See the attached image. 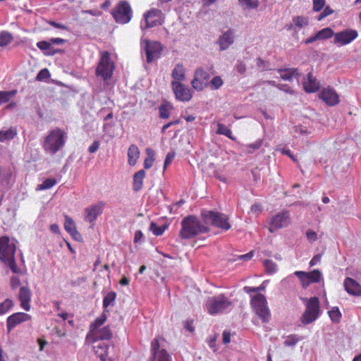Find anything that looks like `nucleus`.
Wrapping results in <instances>:
<instances>
[{"label": "nucleus", "mask_w": 361, "mask_h": 361, "mask_svg": "<svg viewBox=\"0 0 361 361\" xmlns=\"http://www.w3.org/2000/svg\"><path fill=\"white\" fill-rule=\"evenodd\" d=\"M31 295L30 290L27 287L22 286L20 288L18 298L20 301V306L26 311L30 310Z\"/></svg>", "instance_id": "obj_25"}, {"label": "nucleus", "mask_w": 361, "mask_h": 361, "mask_svg": "<svg viewBox=\"0 0 361 361\" xmlns=\"http://www.w3.org/2000/svg\"><path fill=\"white\" fill-rule=\"evenodd\" d=\"M283 341V345L286 347H295L297 343L303 340L304 337L298 334H290L286 336Z\"/></svg>", "instance_id": "obj_36"}, {"label": "nucleus", "mask_w": 361, "mask_h": 361, "mask_svg": "<svg viewBox=\"0 0 361 361\" xmlns=\"http://www.w3.org/2000/svg\"><path fill=\"white\" fill-rule=\"evenodd\" d=\"M294 274L298 277L301 282L302 286L304 288H306L310 283H312L307 276V272L302 271H295Z\"/></svg>", "instance_id": "obj_42"}, {"label": "nucleus", "mask_w": 361, "mask_h": 361, "mask_svg": "<svg viewBox=\"0 0 361 361\" xmlns=\"http://www.w3.org/2000/svg\"><path fill=\"white\" fill-rule=\"evenodd\" d=\"M216 133L218 135H223L228 137L232 140H235V137L233 136L231 130L226 127L225 125L218 123H217V130Z\"/></svg>", "instance_id": "obj_38"}, {"label": "nucleus", "mask_w": 361, "mask_h": 361, "mask_svg": "<svg viewBox=\"0 0 361 361\" xmlns=\"http://www.w3.org/2000/svg\"><path fill=\"white\" fill-rule=\"evenodd\" d=\"M319 98L328 106H335L339 103V97L332 87L324 88L319 93Z\"/></svg>", "instance_id": "obj_20"}, {"label": "nucleus", "mask_w": 361, "mask_h": 361, "mask_svg": "<svg viewBox=\"0 0 361 361\" xmlns=\"http://www.w3.org/2000/svg\"><path fill=\"white\" fill-rule=\"evenodd\" d=\"M176 156V152L174 151L169 152L166 157L164 164V169H165L173 160Z\"/></svg>", "instance_id": "obj_58"}, {"label": "nucleus", "mask_w": 361, "mask_h": 361, "mask_svg": "<svg viewBox=\"0 0 361 361\" xmlns=\"http://www.w3.org/2000/svg\"><path fill=\"white\" fill-rule=\"evenodd\" d=\"M207 312L211 315L223 314L231 310L233 303L224 294L209 297L205 304Z\"/></svg>", "instance_id": "obj_4"}, {"label": "nucleus", "mask_w": 361, "mask_h": 361, "mask_svg": "<svg viewBox=\"0 0 361 361\" xmlns=\"http://www.w3.org/2000/svg\"><path fill=\"white\" fill-rule=\"evenodd\" d=\"M334 13V11L329 7L326 6L324 9L322 11V12L319 15V16L317 18V20L318 21H321L328 16Z\"/></svg>", "instance_id": "obj_56"}, {"label": "nucleus", "mask_w": 361, "mask_h": 361, "mask_svg": "<svg viewBox=\"0 0 361 361\" xmlns=\"http://www.w3.org/2000/svg\"><path fill=\"white\" fill-rule=\"evenodd\" d=\"M171 86L176 98L178 100L185 102L192 99V90L183 83L178 81H172Z\"/></svg>", "instance_id": "obj_17"}, {"label": "nucleus", "mask_w": 361, "mask_h": 361, "mask_svg": "<svg viewBox=\"0 0 361 361\" xmlns=\"http://www.w3.org/2000/svg\"><path fill=\"white\" fill-rule=\"evenodd\" d=\"M358 36L355 30L346 29L343 31L334 33V43L338 47L350 44Z\"/></svg>", "instance_id": "obj_16"}, {"label": "nucleus", "mask_w": 361, "mask_h": 361, "mask_svg": "<svg viewBox=\"0 0 361 361\" xmlns=\"http://www.w3.org/2000/svg\"><path fill=\"white\" fill-rule=\"evenodd\" d=\"M64 228L73 239L79 240L81 238L73 219L68 215L65 216Z\"/></svg>", "instance_id": "obj_26"}, {"label": "nucleus", "mask_w": 361, "mask_h": 361, "mask_svg": "<svg viewBox=\"0 0 361 361\" xmlns=\"http://www.w3.org/2000/svg\"><path fill=\"white\" fill-rule=\"evenodd\" d=\"M140 157V150L135 145H131L128 149V162L130 166H135Z\"/></svg>", "instance_id": "obj_32"}, {"label": "nucleus", "mask_w": 361, "mask_h": 361, "mask_svg": "<svg viewBox=\"0 0 361 361\" xmlns=\"http://www.w3.org/2000/svg\"><path fill=\"white\" fill-rule=\"evenodd\" d=\"M304 90L307 93L316 92L320 88V82L313 76L312 72L307 75V79L303 81Z\"/></svg>", "instance_id": "obj_23"}, {"label": "nucleus", "mask_w": 361, "mask_h": 361, "mask_svg": "<svg viewBox=\"0 0 361 361\" xmlns=\"http://www.w3.org/2000/svg\"><path fill=\"white\" fill-rule=\"evenodd\" d=\"M172 106L169 103H163L159 107V117L163 119L169 118Z\"/></svg>", "instance_id": "obj_39"}, {"label": "nucleus", "mask_w": 361, "mask_h": 361, "mask_svg": "<svg viewBox=\"0 0 361 361\" xmlns=\"http://www.w3.org/2000/svg\"><path fill=\"white\" fill-rule=\"evenodd\" d=\"M114 70V64L111 61L109 53H102L96 70L97 75L101 76L104 81H106L111 78Z\"/></svg>", "instance_id": "obj_10"}, {"label": "nucleus", "mask_w": 361, "mask_h": 361, "mask_svg": "<svg viewBox=\"0 0 361 361\" xmlns=\"http://www.w3.org/2000/svg\"><path fill=\"white\" fill-rule=\"evenodd\" d=\"M331 320L334 323H338L341 318V313L337 307H334L328 312Z\"/></svg>", "instance_id": "obj_48"}, {"label": "nucleus", "mask_w": 361, "mask_h": 361, "mask_svg": "<svg viewBox=\"0 0 361 361\" xmlns=\"http://www.w3.org/2000/svg\"><path fill=\"white\" fill-rule=\"evenodd\" d=\"M15 183L13 170L11 167L0 168V185L4 192L10 189Z\"/></svg>", "instance_id": "obj_18"}, {"label": "nucleus", "mask_w": 361, "mask_h": 361, "mask_svg": "<svg viewBox=\"0 0 361 361\" xmlns=\"http://www.w3.org/2000/svg\"><path fill=\"white\" fill-rule=\"evenodd\" d=\"M201 216L205 224H210L223 231H227L231 228L228 216L224 213L203 209L201 212Z\"/></svg>", "instance_id": "obj_5"}, {"label": "nucleus", "mask_w": 361, "mask_h": 361, "mask_svg": "<svg viewBox=\"0 0 361 361\" xmlns=\"http://www.w3.org/2000/svg\"><path fill=\"white\" fill-rule=\"evenodd\" d=\"M209 74L202 68H197L194 73V78L191 81V85L197 91H202L208 86Z\"/></svg>", "instance_id": "obj_14"}, {"label": "nucleus", "mask_w": 361, "mask_h": 361, "mask_svg": "<svg viewBox=\"0 0 361 361\" xmlns=\"http://www.w3.org/2000/svg\"><path fill=\"white\" fill-rule=\"evenodd\" d=\"M51 75L47 68L42 69L36 76V80L38 81H43L49 78H50Z\"/></svg>", "instance_id": "obj_55"}, {"label": "nucleus", "mask_w": 361, "mask_h": 361, "mask_svg": "<svg viewBox=\"0 0 361 361\" xmlns=\"http://www.w3.org/2000/svg\"><path fill=\"white\" fill-rule=\"evenodd\" d=\"M17 130L14 127L0 130V142H6L12 140L17 135Z\"/></svg>", "instance_id": "obj_30"}, {"label": "nucleus", "mask_w": 361, "mask_h": 361, "mask_svg": "<svg viewBox=\"0 0 361 361\" xmlns=\"http://www.w3.org/2000/svg\"><path fill=\"white\" fill-rule=\"evenodd\" d=\"M17 93V90L0 91V105L9 102L12 97Z\"/></svg>", "instance_id": "obj_45"}, {"label": "nucleus", "mask_w": 361, "mask_h": 361, "mask_svg": "<svg viewBox=\"0 0 361 361\" xmlns=\"http://www.w3.org/2000/svg\"><path fill=\"white\" fill-rule=\"evenodd\" d=\"M263 144V140L258 139L255 142L249 145H243L242 146L243 150L247 154H252L255 150L259 149Z\"/></svg>", "instance_id": "obj_37"}, {"label": "nucleus", "mask_w": 361, "mask_h": 361, "mask_svg": "<svg viewBox=\"0 0 361 361\" xmlns=\"http://www.w3.org/2000/svg\"><path fill=\"white\" fill-rule=\"evenodd\" d=\"M162 13L159 9L152 8L143 15L145 25L141 22L140 27L142 30L155 27L158 25H161L160 21L161 16Z\"/></svg>", "instance_id": "obj_12"}, {"label": "nucleus", "mask_w": 361, "mask_h": 361, "mask_svg": "<svg viewBox=\"0 0 361 361\" xmlns=\"http://www.w3.org/2000/svg\"><path fill=\"white\" fill-rule=\"evenodd\" d=\"M56 183V180L54 178H47L42 183L38 185L37 189L40 190H47L54 186Z\"/></svg>", "instance_id": "obj_50"}, {"label": "nucleus", "mask_w": 361, "mask_h": 361, "mask_svg": "<svg viewBox=\"0 0 361 361\" xmlns=\"http://www.w3.org/2000/svg\"><path fill=\"white\" fill-rule=\"evenodd\" d=\"M11 287L13 290L18 288L20 286V281L18 276H13L11 278Z\"/></svg>", "instance_id": "obj_62"}, {"label": "nucleus", "mask_w": 361, "mask_h": 361, "mask_svg": "<svg viewBox=\"0 0 361 361\" xmlns=\"http://www.w3.org/2000/svg\"><path fill=\"white\" fill-rule=\"evenodd\" d=\"M171 76L173 81L180 82L185 79V68L182 63H178L173 68Z\"/></svg>", "instance_id": "obj_31"}, {"label": "nucleus", "mask_w": 361, "mask_h": 361, "mask_svg": "<svg viewBox=\"0 0 361 361\" xmlns=\"http://www.w3.org/2000/svg\"><path fill=\"white\" fill-rule=\"evenodd\" d=\"M147 157L145 159L144 161V166L145 169H150L154 163V152L152 149L147 148L146 149Z\"/></svg>", "instance_id": "obj_51"}, {"label": "nucleus", "mask_w": 361, "mask_h": 361, "mask_svg": "<svg viewBox=\"0 0 361 361\" xmlns=\"http://www.w3.org/2000/svg\"><path fill=\"white\" fill-rule=\"evenodd\" d=\"M256 65L257 66L260 68L262 71H266L268 69V63L261 58L258 57L256 59Z\"/></svg>", "instance_id": "obj_60"}, {"label": "nucleus", "mask_w": 361, "mask_h": 361, "mask_svg": "<svg viewBox=\"0 0 361 361\" xmlns=\"http://www.w3.org/2000/svg\"><path fill=\"white\" fill-rule=\"evenodd\" d=\"M107 316L105 312H102V314L96 318L94 321L90 325V331L88 333H92L96 330L101 329L100 327L106 321Z\"/></svg>", "instance_id": "obj_35"}, {"label": "nucleus", "mask_w": 361, "mask_h": 361, "mask_svg": "<svg viewBox=\"0 0 361 361\" xmlns=\"http://www.w3.org/2000/svg\"><path fill=\"white\" fill-rule=\"evenodd\" d=\"M13 39V37L9 32L4 30L0 32V47L7 46Z\"/></svg>", "instance_id": "obj_40"}, {"label": "nucleus", "mask_w": 361, "mask_h": 361, "mask_svg": "<svg viewBox=\"0 0 361 361\" xmlns=\"http://www.w3.org/2000/svg\"><path fill=\"white\" fill-rule=\"evenodd\" d=\"M278 73L282 80L286 81H291L294 77H298L301 75L298 68H280L278 69Z\"/></svg>", "instance_id": "obj_28"}, {"label": "nucleus", "mask_w": 361, "mask_h": 361, "mask_svg": "<svg viewBox=\"0 0 361 361\" xmlns=\"http://www.w3.org/2000/svg\"><path fill=\"white\" fill-rule=\"evenodd\" d=\"M152 355L149 361H172L170 355L163 348H160L159 338H154L151 343Z\"/></svg>", "instance_id": "obj_15"}, {"label": "nucleus", "mask_w": 361, "mask_h": 361, "mask_svg": "<svg viewBox=\"0 0 361 361\" xmlns=\"http://www.w3.org/2000/svg\"><path fill=\"white\" fill-rule=\"evenodd\" d=\"M145 176V171L141 169L133 176V189L135 192L140 191L143 186V180Z\"/></svg>", "instance_id": "obj_29"}, {"label": "nucleus", "mask_w": 361, "mask_h": 361, "mask_svg": "<svg viewBox=\"0 0 361 361\" xmlns=\"http://www.w3.org/2000/svg\"><path fill=\"white\" fill-rule=\"evenodd\" d=\"M111 14L116 23L126 24L130 21L133 17V10L128 1H121L116 5Z\"/></svg>", "instance_id": "obj_9"}, {"label": "nucleus", "mask_w": 361, "mask_h": 361, "mask_svg": "<svg viewBox=\"0 0 361 361\" xmlns=\"http://www.w3.org/2000/svg\"><path fill=\"white\" fill-rule=\"evenodd\" d=\"M346 292L354 296H361V286L353 279L347 277L343 282Z\"/></svg>", "instance_id": "obj_24"}, {"label": "nucleus", "mask_w": 361, "mask_h": 361, "mask_svg": "<svg viewBox=\"0 0 361 361\" xmlns=\"http://www.w3.org/2000/svg\"><path fill=\"white\" fill-rule=\"evenodd\" d=\"M233 32L228 30L224 32L219 38L218 43L219 44L220 50L224 51L233 43Z\"/></svg>", "instance_id": "obj_27"}, {"label": "nucleus", "mask_w": 361, "mask_h": 361, "mask_svg": "<svg viewBox=\"0 0 361 361\" xmlns=\"http://www.w3.org/2000/svg\"><path fill=\"white\" fill-rule=\"evenodd\" d=\"M99 147V142L98 141H94L93 143L88 147V152L90 153L96 152Z\"/></svg>", "instance_id": "obj_64"}, {"label": "nucleus", "mask_w": 361, "mask_h": 361, "mask_svg": "<svg viewBox=\"0 0 361 361\" xmlns=\"http://www.w3.org/2000/svg\"><path fill=\"white\" fill-rule=\"evenodd\" d=\"M112 337V333L109 326H104L92 333H87L86 341L95 343L100 340H109Z\"/></svg>", "instance_id": "obj_19"}, {"label": "nucleus", "mask_w": 361, "mask_h": 361, "mask_svg": "<svg viewBox=\"0 0 361 361\" xmlns=\"http://www.w3.org/2000/svg\"><path fill=\"white\" fill-rule=\"evenodd\" d=\"M116 298V293L114 291L109 292L103 298V312H109V307H114Z\"/></svg>", "instance_id": "obj_34"}, {"label": "nucleus", "mask_w": 361, "mask_h": 361, "mask_svg": "<svg viewBox=\"0 0 361 361\" xmlns=\"http://www.w3.org/2000/svg\"><path fill=\"white\" fill-rule=\"evenodd\" d=\"M224 84V81L220 76H214L210 81H209L208 86L212 90L219 89Z\"/></svg>", "instance_id": "obj_49"}, {"label": "nucleus", "mask_w": 361, "mask_h": 361, "mask_svg": "<svg viewBox=\"0 0 361 361\" xmlns=\"http://www.w3.org/2000/svg\"><path fill=\"white\" fill-rule=\"evenodd\" d=\"M238 1L244 9H255L259 6L258 0H238Z\"/></svg>", "instance_id": "obj_47"}, {"label": "nucleus", "mask_w": 361, "mask_h": 361, "mask_svg": "<svg viewBox=\"0 0 361 361\" xmlns=\"http://www.w3.org/2000/svg\"><path fill=\"white\" fill-rule=\"evenodd\" d=\"M16 246L13 243L10 242L7 236L0 238V261L8 267L12 272L18 274L21 272L15 261V253Z\"/></svg>", "instance_id": "obj_3"}, {"label": "nucleus", "mask_w": 361, "mask_h": 361, "mask_svg": "<svg viewBox=\"0 0 361 361\" xmlns=\"http://www.w3.org/2000/svg\"><path fill=\"white\" fill-rule=\"evenodd\" d=\"M180 224V237L183 239H190L209 231L207 226L203 224L197 216L192 215L185 217Z\"/></svg>", "instance_id": "obj_2"}, {"label": "nucleus", "mask_w": 361, "mask_h": 361, "mask_svg": "<svg viewBox=\"0 0 361 361\" xmlns=\"http://www.w3.org/2000/svg\"><path fill=\"white\" fill-rule=\"evenodd\" d=\"M235 68L237 72L241 75L245 73L247 71L246 65L244 62L240 60L237 61Z\"/></svg>", "instance_id": "obj_57"}, {"label": "nucleus", "mask_w": 361, "mask_h": 361, "mask_svg": "<svg viewBox=\"0 0 361 361\" xmlns=\"http://www.w3.org/2000/svg\"><path fill=\"white\" fill-rule=\"evenodd\" d=\"M95 354L99 357L101 361H107L108 358V345L106 343H98L94 346Z\"/></svg>", "instance_id": "obj_33"}, {"label": "nucleus", "mask_w": 361, "mask_h": 361, "mask_svg": "<svg viewBox=\"0 0 361 361\" xmlns=\"http://www.w3.org/2000/svg\"><path fill=\"white\" fill-rule=\"evenodd\" d=\"M67 140V133L60 128H55L44 137L41 145L46 154L54 156L65 147Z\"/></svg>", "instance_id": "obj_1"}, {"label": "nucleus", "mask_w": 361, "mask_h": 361, "mask_svg": "<svg viewBox=\"0 0 361 361\" xmlns=\"http://www.w3.org/2000/svg\"><path fill=\"white\" fill-rule=\"evenodd\" d=\"M306 237L310 243L315 242L317 240V234L312 230H307L306 231Z\"/></svg>", "instance_id": "obj_61"}, {"label": "nucleus", "mask_w": 361, "mask_h": 361, "mask_svg": "<svg viewBox=\"0 0 361 361\" xmlns=\"http://www.w3.org/2000/svg\"><path fill=\"white\" fill-rule=\"evenodd\" d=\"M37 47L42 50L44 51L45 54L47 55H54V52H51L50 49H52L51 42H47V41H40L37 43Z\"/></svg>", "instance_id": "obj_44"}, {"label": "nucleus", "mask_w": 361, "mask_h": 361, "mask_svg": "<svg viewBox=\"0 0 361 361\" xmlns=\"http://www.w3.org/2000/svg\"><path fill=\"white\" fill-rule=\"evenodd\" d=\"M293 23L295 26L301 29L309 25V18L301 16H295L293 18Z\"/></svg>", "instance_id": "obj_41"}, {"label": "nucleus", "mask_w": 361, "mask_h": 361, "mask_svg": "<svg viewBox=\"0 0 361 361\" xmlns=\"http://www.w3.org/2000/svg\"><path fill=\"white\" fill-rule=\"evenodd\" d=\"M13 306V302L11 299H6L4 302L0 303V316L4 315L8 312Z\"/></svg>", "instance_id": "obj_46"}, {"label": "nucleus", "mask_w": 361, "mask_h": 361, "mask_svg": "<svg viewBox=\"0 0 361 361\" xmlns=\"http://www.w3.org/2000/svg\"><path fill=\"white\" fill-rule=\"evenodd\" d=\"M141 50L145 52L146 61L151 63L154 60L161 56L163 51L162 45L157 41H150L149 39H141Z\"/></svg>", "instance_id": "obj_8"}, {"label": "nucleus", "mask_w": 361, "mask_h": 361, "mask_svg": "<svg viewBox=\"0 0 361 361\" xmlns=\"http://www.w3.org/2000/svg\"><path fill=\"white\" fill-rule=\"evenodd\" d=\"M31 316L25 312H16L8 317L6 320V327L8 331L13 329L16 326L29 321Z\"/></svg>", "instance_id": "obj_21"}, {"label": "nucleus", "mask_w": 361, "mask_h": 361, "mask_svg": "<svg viewBox=\"0 0 361 361\" xmlns=\"http://www.w3.org/2000/svg\"><path fill=\"white\" fill-rule=\"evenodd\" d=\"M278 89L290 94L294 93V91L287 84H279Z\"/></svg>", "instance_id": "obj_63"}, {"label": "nucleus", "mask_w": 361, "mask_h": 361, "mask_svg": "<svg viewBox=\"0 0 361 361\" xmlns=\"http://www.w3.org/2000/svg\"><path fill=\"white\" fill-rule=\"evenodd\" d=\"M166 228L167 226L166 225L159 226L154 222H152L150 224L149 229L153 233L154 235L159 236L164 233Z\"/></svg>", "instance_id": "obj_52"}, {"label": "nucleus", "mask_w": 361, "mask_h": 361, "mask_svg": "<svg viewBox=\"0 0 361 361\" xmlns=\"http://www.w3.org/2000/svg\"><path fill=\"white\" fill-rule=\"evenodd\" d=\"M105 203L103 201H99L95 204H92L85 209L84 219L90 224V228L94 226V221L99 216H100L104 209Z\"/></svg>", "instance_id": "obj_13"}, {"label": "nucleus", "mask_w": 361, "mask_h": 361, "mask_svg": "<svg viewBox=\"0 0 361 361\" xmlns=\"http://www.w3.org/2000/svg\"><path fill=\"white\" fill-rule=\"evenodd\" d=\"M319 300L317 297L310 298L306 300L305 310L300 321L303 324H309L316 321L320 315Z\"/></svg>", "instance_id": "obj_7"}, {"label": "nucleus", "mask_w": 361, "mask_h": 361, "mask_svg": "<svg viewBox=\"0 0 361 361\" xmlns=\"http://www.w3.org/2000/svg\"><path fill=\"white\" fill-rule=\"evenodd\" d=\"M290 223L289 212L281 211L274 215L269 220V231L271 233L287 227Z\"/></svg>", "instance_id": "obj_11"}, {"label": "nucleus", "mask_w": 361, "mask_h": 361, "mask_svg": "<svg viewBox=\"0 0 361 361\" xmlns=\"http://www.w3.org/2000/svg\"><path fill=\"white\" fill-rule=\"evenodd\" d=\"M266 281H264L258 287H250V286H245L243 288V290L246 293H251L252 292L257 293L262 290H264L266 288Z\"/></svg>", "instance_id": "obj_54"}, {"label": "nucleus", "mask_w": 361, "mask_h": 361, "mask_svg": "<svg viewBox=\"0 0 361 361\" xmlns=\"http://www.w3.org/2000/svg\"><path fill=\"white\" fill-rule=\"evenodd\" d=\"M325 4V0H313V10L316 12L321 11Z\"/></svg>", "instance_id": "obj_59"}, {"label": "nucleus", "mask_w": 361, "mask_h": 361, "mask_svg": "<svg viewBox=\"0 0 361 361\" xmlns=\"http://www.w3.org/2000/svg\"><path fill=\"white\" fill-rule=\"evenodd\" d=\"M264 266L265 267L266 272L269 275H272L278 271L277 264L271 259L264 260Z\"/></svg>", "instance_id": "obj_43"}, {"label": "nucleus", "mask_w": 361, "mask_h": 361, "mask_svg": "<svg viewBox=\"0 0 361 361\" xmlns=\"http://www.w3.org/2000/svg\"><path fill=\"white\" fill-rule=\"evenodd\" d=\"M307 274L312 283H319L322 279V273L318 269L307 272Z\"/></svg>", "instance_id": "obj_53"}, {"label": "nucleus", "mask_w": 361, "mask_h": 361, "mask_svg": "<svg viewBox=\"0 0 361 361\" xmlns=\"http://www.w3.org/2000/svg\"><path fill=\"white\" fill-rule=\"evenodd\" d=\"M250 305L262 322L267 323L269 322L271 313L264 295L258 293L254 295L251 299Z\"/></svg>", "instance_id": "obj_6"}, {"label": "nucleus", "mask_w": 361, "mask_h": 361, "mask_svg": "<svg viewBox=\"0 0 361 361\" xmlns=\"http://www.w3.org/2000/svg\"><path fill=\"white\" fill-rule=\"evenodd\" d=\"M334 36V30L330 27H325L318 31L314 35L311 36L305 40V44H309L317 40L328 39Z\"/></svg>", "instance_id": "obj_22"}]
</instances>
